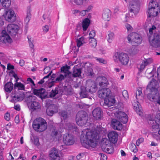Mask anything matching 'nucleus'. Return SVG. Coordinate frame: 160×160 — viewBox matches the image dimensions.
Listing matches in <instances>:
<instances>
[{
    "instance_id": "2",
    "label": "nucleus",
    "mask_w": 160,
    "mask_h": 160,
    "mask_svg": "<svg viewBox=\"0 0 160 160\" xmlns=\"http://www.w3.org/2000/svg\"><path fill=\"white\" fill-rule=\"evenodd\" d=\"M111 91L108 88H102L98 92L99 98L104 99V106L109 107L112 106L115 103L114 97L110 95Z\"/></svg>"
},
{
    "instance_id": "20",
    "label": "nucleus",
    "mask_w": 160,
    "mask_h": 160,
    "mask_svg": "<svg viewBox=\"0 0 160 160\" xmlns=\"http://www.w3.org/2000/svg\"><path fill=\"white\" fill-rule=\"evenodd\" d=\"M108 137L111 142L115 143L117 141L118 134L116 132L112 131L108 133Z\"/></svg>"
},
{
    "instance_id": "56",
    "label": "nucleus",
    "mask_w": 160,
    "mask_h": 160,
    "mask_svg": "<svg viewBox=\"0 0 160 160\" xmlns=\"http://www.w3.org/2000/svg\"><path fill=\"white\" fill-rule=\"evenodd\" d=\"M130 15L129 14L127 13L125 15V17L124 18H122V20L123 22H127L128 21L129 19V17H131L132 16H132H129Z\"/></svg>"
},
{
    "instance_id": "63",
    "label": "nucleus",
    "mask_w": 160,
    "mask_h": 160,
    "mask_svg": "<svg viewBox=\"0 0 160 160\" xmlns=\"http://www.w3.org/2000/svg\"><path fill=\"white\" fill-rule=\"evenodd\" d=\"M4 118L7 121H9L10 119V114L8 112H6L4 115Z\"/></svg>"
},
{
    "instance_id": "47",
    "label": "nucleus",
    "mask_w": 160,
    "mask_h": 160,
    "mask_svg": "<svg viewBox=\"0 0 160 160\" xmlns=\"http://www.w3.org/2000/svg\"><path fill=\"white\" fill-rule=\"evenodd\" d=\"M130 149L131 151L134 153H136L138 151L137 148L136 147L135 144L133 143L131 144L130 147Z\"/></svg>"
},
{
    "instance_id": "41",
    "label": "nucleus",
    "mask_w": 160,
    "mask_h": 160,
    "mask_svg": "<svg viewBox=\"0 0 160 160\" xmlns=\"http://www.w3.org/2000/svg\"><path fill=\"white\" fill-rule=\"evenodd\" d=\"M114 115L115 117L117 118L118 120L121 118H121L123 115H124V116H126V114L124 112L118 111L114 113Z\"/></svg>"
},
{
    "instance_id": "48",
    "label": "nucleus",
    "mask_w": 160,
    "mask_h": 160,
    "mask_svg": "<svg viewBox=\"0 0 160 160\" xmlns=\"http://www.w3.org/2000/svg\"><path fill=\"white\" fill-rule=\"evenodd\" d=\"M158 7L157 5V2L153 1H151L149 4V8H153V9H156V8Z\"/></svg>"
},
{
    "instance_id": "15",
    "label": "nucleus",
    "mask_w": 160,
    "mask_h": 160,
    "mask_svg": "<svg viewBox=\"0 0 160 160\" xmlns=\"http://www.w3.org/2000/svg\"><path fill=\"white\" fill-rule=\"evenodd\" d=\"M0 42L4 43H11L12 42V40L6 31L2 30V35L0 36Z\"/></svg>"
},
{
    "instance_id": "39",
    "label": "nucleus",
    "mask_w": 160,
    "mask_h": 160,
    "mask_svg": "<svg viewBox=\"0 0 160 160\" xmlns=\"http://www.w3.org/2000/svg\"><path fill=\"white\" fill-rule=\"evenodd\" d=\"M133 105H134V109L137 113L140 115V113L141 111V107L139 102L137 101V102H135V103L133 104Z\"/></svg>"
},
{
    "instance_id": "8",
    "label": "nucleus",
    "mask_w": 160,
    "mask_h": 160,
    "mask_svg": "<svg viewBox=\"0 0 160 160\" xmlns=\"http://www.w3.org/2000/svg\"><path fill=\"white\" fill-rule=\"evenodd\" d=\"M152 36L149 38L151 45L155 48L160 47V32L155 33Z\"/></svg>"
},
{
    "instance_id": "32",
    "label": "nucleus",
    "mask_w": 160,
    "mask_h": 160,
    "mask_svg": "<svg viewBox=\"0 0 160 160\" xmlns=\"http://www.w3.org/2000/svg\"><path fill=\"white\" fill-rule=\"evenodd\" d=\"M67 128L70 131L74 132L78 131V128L76 125L73 123H68L67 124Z\"/></svg>"
},
{
    "instance_id": "6",
    "label": "nucleus",
    "mask_w": 160,
    "mask_h": 160,
    "mask_svg": "<svg viewBox=\"0 0 160 160\" xmlns=\"http://www.w3.org/2000/svg\"><path fill=\"white\" fill-rule=\"evenodd\" d=\"M113 58L115 61L118 62L119 60L123 65L128 64L129 59L128 54L123 52L116 53L113 56Z\"/></svg>"
},
{
    "instance_id": "51",
    "label": "nucleus",
    "mask_w": 160,
    "mask_h": 160,
    "mask_svg": "<svg viewBox=\"0 0 160 160\" xmlns=\"http://www.w3.org/2000/svg\"><path fill=\"white\" fill-rule=\"evenodd\" d=\"M120 118H120L118 120L120 122H121L123 123H126L127 122L128 119V116L127 114L126 116H124V115H123L121 118V117Z\"/></svg>"
},
{
    "instance_id": "61",
    "label": "nucleus",
    "mask_w": 160,
    "mask_h": 160,
    "mask_svg": "<svg viewBox=\"0 0 160 160\" xmlns=\"http://www.w3.org/2000/svg\"><path fill=\"white\" fill-rule=\"evenodd\" d=\"M125 27L128 31H131L132 30L133 28L129 24H126L125 25Z\"/></svg>"
},
{
    "instance_id": "43",
    "label": "nucleus",
    "mask_w": 160,
    "mask_h": 160,
    "mask_svg": "<svg viewBox=\"0 0 160 160\" xmlns=\"http://www.w3.org/2000/svg\"><path fill=\"white\" fill-rule=\"evenodd\" d=\"M76 42L77 46L78 47H79L83 43H85V42L84 41V38L83 37H82L80 38H79V39H77Z\"/></svg>"
},
{
    "instance_id": "28",
    "label": "nucleus",
    "mask_w": 160,
    "mask_h": 160,
    "mask_svg": "<svg viewBox=\"0 0 160 160\" xmlns=\"http://www.w3.org/2000/svg\"><path fill=\"white\" fill-rule=\"evenodd\" d=\"M152 62V59L151 58L145 59L140 65V71H142L146 66L150 64Z\"/></svg>"
},
{
    "instance_id": "26",
    "label": "nucleus",
    "mask_w": 160,
    "mask_h": 160,
    "mask_svg": "<svg viewBox=\"0 0 160 160\" xmlns=\"http://www.w3.org/2000/svg\"><path fill=\"white\" fill-rule=\"evenodd\" d=\"M111 15V12L109 9L104 10L102 15V18L103 19L107 21H109Z\"/></svg>"
},
{
    "instance_id": "27",
    "label": "nucleus",
    "mask_w": 160,
    "mask_h": 160,
    "mask_svg": "<svg viewBox=\"0 0 160 160\" xmlns=\"http://www.w3.org/2000/svg\"><path fill=\"white\" fill-rule=\"evenodd\" d=\"M149 91L151 92V93L148 94V98L150 100L152 101H154L158 98V92L152 91Z\"/></svg>"
},
{
    "instance_id": "59",
    "label": "nucleus",
    "mask_w": 160,
    "mask_h": 160,
    "mask_svg": "<svg viewBox=\"0 0 160 160\" xmlns=\"http://www.w3.org/2000/svg\"><path fill=\"white\" fill-rule=\"evenodd\" d=\"M122 95L125 98H128V93L127 90H124L122 92Z\"/></svg>"
},
{
    "instance_id": "11",
    "label": "nucleus",
    "mask_w": 160,
    "mask_h": 160,
    "mask_svg": "<svg viewBox=\"0 0 160 160\" xmlns=\"http://www.w3.org/2000/svg\"><path fill=\"white\" fill-rule=\"evenodd\" d=\"M18 29V26L13 24H9L7 27L8 33L12 37H14L17 34Z\"/></svg>"
},
{
    "instance_id": "10",
    "label": "nucleus",
    "mask_w": 160,
    "mask_h": 160,
    "mask_svg": "<svg viewBox=\"0 0 160 160\" xmlns=\"http://www.w3.org/2000/svg\"><path fill=\"white\" fill-rule=\"evenodd\" d=\"M75 139L73 135L68 133L63 135V142L66 145H72L75 142Z\"/></svg>"
},
{
    "instance_id": "9",
    "label": "nucleus",
    "mask_w": 160,
    "mask_h": 160,
    "mask_svg": "<svg viewBox=\"0 0 160 160\" xmlns=\"http://www.w3.org/2000/svg\"><path fill=\"white\" fill-rule=\"evenodd\" d=\"M139 2L138 0H135L131 1L130 2L129 8V12L133 13L135 15L139 12Z\"/></svg>"
},
{
    "instance_id": "52",
    "label": "nucleus",
    "mask_w": 160,
    "mask_h": 160,
    "mask_svg": "<svg viewBox=\"0 0 160 160\" xmlns=\"http://www.w3.org/2000/svg\"><path fill=\"white\" fill-rule=\"evenodd\" d=\"M142 94V92L140 88L137 90L136 92V97L137 100L140 99V97Z\"/></svg>"
},
{
    "instance_id": "58",
    "label": "nucleus",
    "mask_w": 160,
    "mask_h": 160,
    "mask_svg": "<svg viewBox=\"0 0 160 160\" xmlns=\"http://www.w3.org/2000/svg\"><path fill=\"white\" fill-rule=\"evenodd\" d=\"M61 116L64 119L66 118L67 117V112L65 111H62L60 112Z\"/></svg>"
},
{
    "instance_id": "40",
    "label": "nucleus",
    "mask_w": 160,
    "mask_h": 160,
    "mask_svg": "<svg viewBox=\"0 0 160 160\" xmlns=\"http://www.w3.org/2000/svg\"><path fill=\"white\" fill-rule=\"evenodd\" d=\"M31 10L30 8L28 7V8L27 12L26 13V16L25 19V22L27 23H28L31 19Z\"/></svg>"
},
{
    "instance_id": "64",
    "label": "nucleus",
    "mask_w": 160,
    "mask_h": 160,
    "mask_svg": "<svg viewBox=\"0 0 160 160\" xmlns=\"http://www.w3.org/2000/svg\"><path fill=\"white\" fill-rule=\"evenodd\" d=\"M157 77L158 80L160 82V68H158L157 71Z\"/></svg>"
},
{
    "instance_id": "24",
    "label": "nucleus",
    "mask_w": 160,
    "mask_h": 160,
    "mask_svg": "<svg viewBox=\"0 0 160 160\" xmlns=\"http://www.w3.org/2000/svg\"><path fill=\"white\" fill-rule=\"evenodd\" d=\"M28 107L32 111H38L40 109L41 107L40 103L37 101L31 103Z\"/></svg>"
},
{
    "instance_id": "46",
    "label": "nucleus",
    "mask_w": 160,
    "mask_h": 160,
    "mask_svg": "<svg viewBox=\"0 0 160 160\" xmlns=\"http://www.w3.org/2000/svg\"><path fill=\"white\" fill-rule=\"evenodd\" d=\"M43 18L44 20H42L43 22H46L48 23H49L50 22V18L49 15L44 14L43 15Z\"/></svg>"
},
{
    "instance_id": "5",
    "label": "nucleus",
    "mask_w": 160,
    "mask_h": 160,
    "mask_svg": "<svg viewBox=\"0 0 160 160\" xmlns=\"http://www.w3.org/2000/svg\"><path fill=\"white\" fill-rule=\"evenodd\" d=\"M88 118V115L86 112L83 111H79L76 115V122L78 125L83 126L87 122Z\"/></svg>"
},
{
    "instance_id": "35",
    "label": "nucleus",
    "mask_w": 160,
    "mask_h": 160,
    "mask_svg": "<svg viewBox=\"0 0 160 160\" xmlns=\"http://www.w3.org/2000/svg\"><path fill=\"white\" fill-rule=\"evenodd\" d=\"M155 10V9L149 8L148 11V17L150 18L152 16L155 17L157 15L158 12L156 11Z\"/></svg>"
},
{
    "instance_id": "21",
    "label": "nucleus",
    "mask_w": 160,
    "mask_h": 160,
    "mask_svg": "<svg viewBox=\"0 0 160 160\" xmlns=\"http://www.w3.org/2000/svg\"><path fill=\"white\" fill-rule=\"evenodd\" d=\"M112 126L115 130H120L122 129V124L119 120L116 119H112Z\"/></svg>"
},
{
    "instance_id": "22",
    "label": "nucleus",
    "mask_w": 160,
    "mask_h": 160,
    "mask_svg": "<svg viewBox=\"0 0 160 160\" xmlns=\"http://www.w3.org/2000/svg\"><path fill=\"white\" fill-rule=\"evenodd\" d=\"M25 97V94L24 92H22L18 94L12 96L11 101L14 102L22 101Z\"/></svg>"
},
{
    "instance_id": "62",
    "label": "nucleus",
    "mask_w": 160,
    "mask_h": 160,
    "mask_svg": "<svg viewBox=\"0 0 160 160\" xmlns=\"http://www.w3.org/2000/svg\"><path fill=\"white\" fill-rule=\"evenodd\" d=\"M143 141V139L142 138H140L138 139L136 143V145L137 146H139L140 144Z\"/></svg>"
},
{
    "instance_id": "18",
    "label": "nucleus",
    "mask_w": 160,
    "mask_h": 160,
    "mask_svg": "<svg viewBox=\"0 0 160 160\" xmlns=\"http://www.w3.org/2000/svg\"><path fill=\"white\" fill-rule=\"evenodd\" d=\"M51 136L53 138H56L58 140L61 139L62 135L61 132L58 131L55 127H53L51 129L50 134Z\"/></svg>"
},
{
    "instance_id": "25",
    "label": "nucleus",
    "mask_w": 160,
    "mask_h": 160,
    "mask_svg": "<svg viewBox=\"0 0 160 160\" xmlns=\"http://www.w3.org/2000/svg\"><path fill=\"white\" fill-rule=\"evenodd\" d=\"M93 117L96 119H100L102 116V111L99 108L95 109L92 111Z\"/></svg>"
},
{
    "instance_id": "57",
    "label": "nucleus",
    "mask_w": 160,
    "mask_h": 160,
    "mask_svg": "<svg viewBox=\"0 0 160 160\" xmlns=\"http://www.w3.org/2000/svg\"><path fill=\"white\" fill-rule=\"evenodd\" d=\"M95 35V32L94 30L91 31L89 34V38L93 39Z\"/></svg>"
},
{
    "instance_id": "4",
    "label": "nucleus",
    "mask_w": 160,
    "mask_h": 160,
    "mask_svg": "<svg viewBox=\"0 0 160 160\" xmlns=\"http://www.w3.org/2000/svg\"><path fill=\"white\" fill-rule=\"evenodd\" d=\"M32 127L36 131L42 132L46 130L48 124L44 119L41 118H39L33 121Z\"/></svg>"
},
{
    "instance_id": "1",
    "label": "nucleus",
    "mask_w": 160,
    "mask_h": 160,
    "mask_svg": "<svg viewBox=\"0 0 160 160\" xmlns=\"http://www.w3.org/2000/svg\"><path fill=\"white\" fill-rule=\"evenodd\" d=\"M102 130V127L97 126L93 129H87L82 131L80 136L82 145L86 147L88 145L92 148L95 147L97 143V140L100 138L99 134Z\"/></svg>"
},
{
    "instance_id": "30",
    "label": "nucleus",
    "mask_w": 160,
    "mask_h": 160,
    "mask_svg": "<svg viewBox=\"0 0 160 160\" xmlns=\"http://www.w3.org/2000/svg\"><path fill=\"white\" fill-rule=\"evenodd\" d=\"M13 88V84L11 81L7 82L4 85L5 91L8 92H10Z\"/></svg>"
},
{
    "instance_id": "34",
    "label": "nucleus",
    "mask_w": 160,
    "mask_h": 160,
    "mask_svg": "<svg viewBox=\"0 0 160 160\" xmlns=\"http://www.w3.org/2000/svg\"><path fill=\"white\" fill-rule=\"evenodd\" d=\"M90 24V21L89 18H85L83 21L82 28L83 31H86Z\"/></svg>"
},
{
    "instance_id": "44",
    "label": "nucleus",
    "mask_w": 160,
    "mask_h": 160,
    "mask_svg": "<svg viewBox=\"0 0 160 160\" xmlns=\"http://www.w3.org/2000/svg\"><path fill=\"white\" fill-rule=\"evenodd\" d=\"M87 91L85 89H81V91L80 93V97L81 98H85L88 97V95L87 94Z\"/></svg>"
},
{
    "instance_id": "31",
    "label": "nucleus",
    "mask_w": 160,
    "mask_h": 160,
    "mask_svg": "<svg viewBox=\"0 0 160 160\" xmlns=\"http://www.w3.org/2000/svg\"><path fill=\"white\" fill-rule=\"evenodd\" d=\"M56 108V106L54 105H52L48 107L47 110L46 112L48 116H51L57 111H55L54 110V108Z\"/></svg>"
},
{
    "instance_id": "53",
    "label": "nucleus",
    "mask_w": 160,
    "mask_h": 160,
    "mask_svg": "<svg viewBox=\"0 0 160 160\" xmlns=\"http://www.w3.org/2000/svg\"><path fill=\"white\" fill-rule=\"evenodd\" d=\"M137 49L136 48L133 47L129 50V53L131 55H134L137 53Z\"/></svg>"
},
{
    "instance_id": "19",
    "label": "nucleus",
    "mask_w": 160,
    "mask_h": 160,
    "mask_svg": "<svg viewBox=\"0 0 160 160\" xmlns=\"http://www.w3.org/2000/svg\"><path fill=\"white\" fill-rule=\"evenodd\" d=\"M49 155L52 160H60V159L58 151L54 148L50 150Z\"/></svg>"
},
{
    "instance_id": "14",
    "label": "nucleus",
    "mask_w": 160,
    "mask_h": 160,
    "mask_svg": "<svg viewBox=\"0 0 160 160\" xmlns=\"http://www.w3.org/2000/svg\"><path fill=\"white\" fill-rule=\"evenodd\" d=\"M4 16L5 19L9 22H13L16 19V17L14 11L11 10L6 11Z\"/></svg>"
},
{
    "instance_id": "17",
    "label": "nucleus",
    "mask_w": 160,
    "mask_h": 160,
    "mask_svg": "<svg viewBox=\"0 0 160 160\" xmlns=\"http://www.w3.org/2000/svg\"><path fill=\"white\" fill-rule=\"evenodd\" d=\"M159 84L157 81L154 79H152L150 82L147 88V89L149 91L158 92V88Z\"/></svg>"
},
{
    "instance_id": "50",
    "label": "nucleus",
    "mask_w": 160,
    "mask_h": 160,
    "mask_svg": "<svg viewBox=\"0 0 160 160\" xmlns=\"http://www.w3.org/2000/svg\"><path fill=\"white\" fill-rule=\"evenodd\" d=\"M28 38L30 47V48L33 49L34 47L33 40L30 36H28Z\"/></svg>"
},
{
    "instance_id": "33",
    "label": "nucleus",
    "mask_w": 160,
    "mask_h": 160,
    "mask_svg": "<svg viewBox=\"0 0 160 160\" xmlns=\"http://www.w3.org/2000/svg\"><path fill=\"white\" fill-rule=\"evenodd\" d=\"M105 144H104V142L103 140L101 144H102V147H103V146H104V147L105 145L106 146L104 148V149H105L106 148V152L108 154L113 153L114 151L113 148L112 146H110L109 148H108L107 146V144H106V142L105 141Z\"/></svg>"
},
{
    "instance_id": "55",
    "label": "nucleus",
    "mask_w": 160,
    "mask_h": 160,
    "mask_svg": "<svg viewBox=\"0 0 160 160\" xmlns=\"http://www.w3.org/2000/svg\"><path fill=\"white\" fill-rule=\"evenodd\" d=\"M73 2L77 5L81 6L83 4L84 0H73Z\"/></svg>"
},
{
    "instance_id": "3",
    "label": "nucleus",
    "mask_w": 160,
    "mask_h": 160,
    "mask_svg": "<svg viewBox=\"0 0 160 160\" xmlns=\"http://www.w3.org/2000/svg\"><path fill=\"white\" fill-rule=\"evenodd\" d=\"M58 88H56L54 90H52L49 95L46 92L45 89L42 88L39 89H34L33 93L34 95L39 97L42 99L46 98H54L58 93Z\"/></svg>"
},
{
    "instance_id": "7",
    "label": "nucleus",
    "mask_w": 160,
    "mask_h": 160,
    "mask_svg": "<svg viewBox=\"0 0 160 160\" xmlns=\"http://www.w3.org/2000/svg\"><path fill=\"white\" fill-rule=\"evenodd\" d=\"M127 39L129 42L134 46L140 44L142 41L141 36L135 32L130 33L128 36Z\"/></svg>"
},
{
    "instance_id": "29",
    "label": "nucleus",
    "mask_w": 160,
    "mask_h": 160,
    "mask_svg": "<svg viewBox=\"0 0 160 160\" xmlns=\"http://www.w3.org/2000/svg\"><path fill=\"white\" fill-rule=\"evenodd\" d=\"M37 97L33 95H29L25 98L28 106H29L31 103L37 101Z\"/></svg>"
},
{
    "instance_id": "16",
    "label": "nucleus",
    "mask_w": 160,
    "mask_h": 160,
    "mask_svg": "<svg viewBox=\"0 0 160 160\" xmlns=\"http://www.w3.org/2000/svg\"><path fill=\"white\" fill-rule=\"evenodd\" d=\"M96 81L97 84H98L101 87L107 86L109 84L107 78L102 76L98 77Z\"/></svg>"
},
{
    "instance_id": "54",
    "label": "nucleus",
    "mask_w": 160,
    "mask_h": 160,
    "mask_svg": "<svg viewBox=\"0 0 160 160\" xmlns=\"http://www.w3.org/2000/svg\"><path fill=\"white\" fill-rule=\"evenodd\" d=\"M90 44L91 47L93 48H95L97 46L96 40L95 38H93L90 42Z\"/></svg>"
},
{
    "instance_id": "45",
    "label": "nucleus",
    "mask_w": 160,
    "mask_h": 160,
    "mask_svg": "<svg viewBox=\"0 0 160 160\" xmlns=\"http://www.w3.org/2000/svg\"><path fill=\"white\" fill-rule=\"evenodd\" d=\"M11 1L10 0H8L4 1L3 2L1 3L2 6L6 8H8L10 6Z\"/></svg>"
},
{
    "instance_id": "60",
    "label": "nucleus",
    "mask_w": 160,
    "mask_h": 160,
    "mask_svg": "<svg viewBox=\"0 0 160 160\" xmlns=\"http://www.w3.org/2000/svg\"><path fill=\"white\" fill-rule=\"evenodd\" d=\"M49 28L48 25H45L42 28L43 31L45 33L47 32L49 30Z\"/></svg>"
},
{
    "instance_id": "37",
    "label": "nucleus",
    "mask_w": 160,
    "mask_h": 160,
    "mask_svg": "<svg viewBox=\"0 0 160 160\" xmlns=\"http://www.w3.org/2000/svg\"><path fill=\"white\" fill-rule=\"evenodd\" d=\"M62 92L66 95H71L73 93V90L70 87L68 88L65 86Z\"/></svg>"
},
{
    "instance_id": "42",
    "label": "nucleus",
    "mask_w": 160,
    "mask_h": 160,
    "mask_svg": "<svg viewBox=\"0 0 160 160\" xmlns=\"http://www.w3.org/2000/svg\"><path fill=\"white\" fill-rule=\"evenodd\" d=\"M16 88L19 90H24L25 89L24 85L21 82H16L14 85V88Z\"/></svg>"
},
{
    "instance_id": "23",
    "label": "nucleus",
    "mask_w": 160,
    "mask_h": 160,
    "mask_svg": "<svg viewBox=\"0 0 160 160\" xmlns=\"http://www.w3.org/2000/svg\"><path fill=\"white\" fill-rule=\"evenodd\" d=\"M66 77L67 75L66 74L64 75L60 74L55 80L52 81L49 83V88L52 87L54 85L55 83L61 82L62 81L64 80Z\"/></svg>"
},
{
    "instance_id": "12",
    "label": "nucleus",
    "mask_w": 160,
    "mask_h": 160,
    "mask_svg": "<svg viewBox=\"0 0 160 160\" xmlns=\"http://www.w3.org/2000/svg\"><path fill=\"white\" fill-rule=\"evenodd\" d=\"M148 123L150 125L152 129H157L159 128L160 126V114L157 115L155 120L152 118L148 120Z\"/></svg>"
},
{
    "instance_id": "36",
    "label": "nucleus",
    "mask_w": 160,
    "mask_h": 160,
    "mask_svg": "<svg viewBox=\"0 0 160 160\" xmlns=\"http://www.w3.org/2000/svg\"><path fill=\"white\" fill-rule=\"evenodd\" d=\"M81 68H73V71L72 73V76L74 77H79L81 73Z\"/></svg>"
},
{
    "instance_id": "49",
    "label": "nucleus",
    "mask_w": 160,
    "mask_h": 160,
    "mask_svg": "<svg viewBox=\"0 0 160 160\" xmlns=\"http://www.w3.org/2000/svg\"><path fill=\"white\" fill-rule=\"evenodd\" d=\"M114 34L112 32H110L108 35L107 39L108 42L111 43L114 38Z\"/></svg>"
},
{
    "instance_id": "38",
    "label": "nucleus",
    "mask_w": 160,
    "mask_h": 160,
    "mask_svg": "<svg viewBox=\"0 0 160 160\" xmlns=\"http://www.w3.org/2000/svg\"><path fill=\"white\" fill-rule=\"evenodd\" d=\"M70 67L67 65L63 66L61 68V72L62 73H64V74H66L67 76L70 73L69 70L70 69Z\"/></svg>"
},
{
    "instance_id": "13",
    "label": "nucleus",
    "mask_w": 160,
    "mask_h": 160,
    "mask_svg": "<svg viewBox=\"0 0 160 160\" xmlns=\"http://www.w3.org/2000/svg\"><path fill=\"white\" fill-rule=\"evenodd\" d=\"M85 88L87 91L91 93H94L97 90V87L95 83L90 80L87 81Z\"/></svg>"
}]
</instances>
